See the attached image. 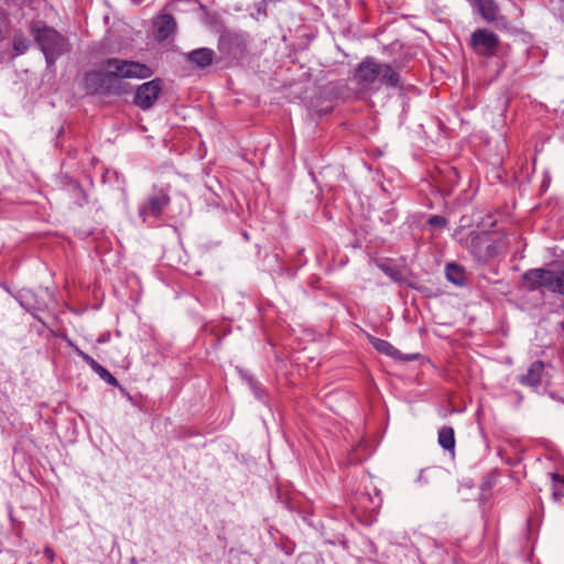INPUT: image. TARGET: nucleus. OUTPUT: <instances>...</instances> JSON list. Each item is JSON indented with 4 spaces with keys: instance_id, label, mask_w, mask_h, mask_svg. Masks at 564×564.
Segmentation results:
<instances>
[{
    "instance_id": "1",
    "label": "nucleus",
    "mask_w": 564,
    "mask_h": 564,
    "mask_svg": "<svg viewBox=\"0 0 564 564\" xmlns=\"http://www.w3.org/2000/svg\"><path fill=\"white\" fill-rule=\"evenodd\" d=\"M30 32L41 48L48 68L54 66L62 55L72 50V45L66 36L42 21L32 22L30 24Z\"/></svg>"
},
{
    "instance_id": "2",
    "label": "nucleus",
    "mask_w": 564,
    "mask_h": 564,
    "mask_svg": "<svg viewBox=\"0 0 564 564\" xmlns=\"http://www.w3.org/2000/svg\"><path fill=\"white\" fill-rule=\"evenodd\" d=\"M467 248L475 261L488 264L499 258L507 248V239L488 232H473Z\"/></svg>"
},
{
    "instance_id": "3",
    "label": "nucleus",
    "mask_w": 564,
    "mask_h": 564,
    "mask_svg": "<svg viewBox=\"0 0 564 564\" xmlns=\"http://www.w3.org/2000/svg\"><path fill=\"white\" fill-rule=\"evenodd\" d=\"M84 87L89 94L121 95L126 93V85L119 80L110 69L88 72L84 78Z\"/></svg>"
},
{
    "instance_id": "4",
    "label": "nucleus",
    "mask_w": 564,
    "mask_h": 564,
    "mask_svg": "<svg viewBox=\"0 0 564 564\" xmlns=\"http://www.w3.org/2000/svg\"><path fill=\"white\" fill-rule=\"evenodd\" d=\"M102 68L110 69L119 80L124 78L144 79L153 74V70L147 64L116 57L104 61Z\"/></svg>"
},
{
    "instance_id": "5",
    "label": "nucleus",
    "mask_w": 564,
    "mask_h": 564,
    "mask_svg": "<svg viewBox=\"0 0 564 564\" xmlns=\"http://www.w3.org/2000/svg\"><path fill=\"white\" fill-rule=\"evenodd\" d=\"M500 40L496 33L487 29H477L471 33L470 46L476 54L490 57L497 54Z\"/></svg>"
},
{
    "instance_id": "6",
    "label": "nucleus",
    "mask_w": 564,
    "mask_h": 564,
    "mask_svg": "<svg viewBox=\"0 0 564 564\" xmlns=\"http://www.w3.org/2000/svg\"><path fill=\"white\" fill-rule=\"evenodd\" d=\"M162 90V84L159 78L152 79L140 85L134 95V105L142 110L151 109Z\"/></svg>"
},
{
    "instance_id": "7",
    "label": "nucleus",
    "mask_w": 564,
    "mask_h": 564,
    "mask_svg": "<svg viewBox=\"0 0 564 564\" xmlns=\"http://www.w3.org/2000/svg\"><path fill=\"white\" fill-rule=\"evenodd\" d=\"M382 63L373 57H366L355 70V79L364 88L371 87L379 79Z\"/></svg>"
},
{
    "instance_id": "8",
    "label": "nucleus",
    "mask_w": 564,
    "mask_h": 564,
    "mask_svg": "<svg viewBox=\"0 0 564 564\" xmlns=\"http://www.w3.org/2000/svg\"><path fill=\"white\" fill-rule=\"evenodd\" d=\"M170 196L161 191L154 195H151L147 202L139 207V216L143 223H147L150 218H159L165 207L170 204Z\"/></svg>"
},
{
    "instance_id": "9",
    "label": "nucleus",
    "mask_w": 564,
    "mask_h": 564,
    "mask_svg": "<svg viewBox=\"0 0 564 564\" xmlns=\"http://www.w3.org/2000/svg\"><path fill=\"white\" fill-rule=\"evenodd\" d=\"M555 273L551 270L538 268L528 270L523 275L522 280L525 284V288L529 291H535L540 288H545L549 291H553Z\"/></svg>"
},
{
    "instance_id": "10",
    "label": "nucleus",
    "mask_w": 564,
    "mask_h": 564,
    "mask_svg": "<svg viewBox=\"0 0 564 564\" xmlns=\"http://www.w3.org/2000/svg\"><path fill=\"white\" fill-rule=\"evenodd\" d=\"M219 50L230 58H239L246 50V40L243 35L227 32L219 37Z\"/></svg>"
},
{
    "instance_id": "11",
    "label": "nucleus",
    "mask_w": 564,
    "mask_h": 564,
    "mask_svg": "<svg viewBox=\"0 0 564 564\" xmlns=\"http://www.w3.org/2000/svg\"><path fill=\"white\" fill-rule=\"evenodd\" d=\"M15 299L25 311L30 312L37 319L36 312L44 311L47 307L46 302L31 289L20 290Z\"/></svg>"
},
{
    "instance_id": "12",
    "label": "nucleus",
    "mask_w": 564,
    "mask_h": 564,
    "mask_svg": "<svg viewBox=\"0 0 564 564\" xmlns=\"http://www.w3.org/2000/svg\"><path fill=\"white\" fill-rule=\"evenodd\" d=\"M68 345L91 368V370L99 376L100 379L106 381L112 387H119V381L100 364H98L91 356L78 348L72 340L67 339Z\"/></svg>"
},
{
    "instance_id": "13",
    "label": "nucleus",
    "mask_w": 564,
    "mask_h": 564,
    "mask_svg": "<svg viewBox=\"0 0 564 564\" xmlns=\"http://www.w3.org/2000/svg\"><path fill=\"white\" fill-rule=\"evenodd\" d=\"M153 25L155 28V37L159 41L169 39L176 31L175 19L169 13L158 15L153 21Z\"/></svg>"
},
{
    "instance_id": "14",
    "label": "nucleus",
    "mask_w": 564,
    "mask_h": 564,
    "mask_svg": "<svg viewBox=\"0 0 564 564\" xmlns=\"http://www.w3.org/2000/svg\"><path fill=\"white\" fill-rule=\"evenodd\" d=\"M544 364L540 360L532 362L527 373L519 376L518 380L521 384L535 388L541 383Z\"/></svg>"
},
{
    "instance_id": "15",
    "label": "nucleus",
    "mask_w": 564,
    "mask_h": 564,
    "mask_svg": "<svg viewBox=\"0 0 564 564\" xmlns=\"http://www.w3.org/2000/svg\"><path fill=\"white\" fill-rule=\"evenodd\" d=\"M187 59L197 67L205 68L214 61V51L207 47L193 50L186 54Z\"/></svg>"
},
{
    "instance_id": "16",
    "label": "nucleus",
    "mask_w": 564,
    "mask_h": 564,
    "mask_svg": "<svg viewBox=\"0 0 564 564\" xmlns=\"http://www.w3.org/2000/svg\"><path fill=\"white\" fill-rule=\"evenodd\" d=\"M378 82L388 88L401 87L399 73L390 64L387 63H382Z\"/></svg>"
},
{
    "instance_id": "17",
    "label": "nucleus",
    "mask_w": 564,
    "mask_h": 564,
    "mask_svg": "<svg viewBox=\"0 0 564 564\" xmlns=\"http://www.w3.org/2000/svg\"><path fill=\"white\" fill-rule=\"evenodd\" d=\"M369 341L377 351L384 354L389 357H392L394 359H400V360L401 359H405V360L412 359L410 357L405 358L400 350H398L395 347H393L389 341H387L384 339H381V338H378L375 336H369Z\"/></svg>"
},
{
    "instance_id": "18",
    "label": "nucleus",
    "mask_w": 564,
    "mask_h": 564,
    "mask_svg": "<svg viewBox=\"0 0 564 564\" xmlns=\"http://www.w3.org/2000/svg\"><path fill=\"white\" fill-rule=\"evenodd\" d=\"M475 4L487 22H495L498 19L499 9L495 0H475Z\"/></svg>"
},
{
    "instance_id": "19",
    "label": "nucleus",
    "mask_w": 564,
    "mask_h": 564,
    "mask_svg": "<svg viewBox=\"0 0 564 564\" xmlns=\"http://www.w3.org/2000/svg\"><path fill=\"white\" fill-rule=\"evenodd\" d=\"M438 444L446 451H453L455 447V434L451 426H443L438 431Z\"/></svg>"
},
{
    "instance_id": "20",
    "label": "nucleus",
    "mask_w": 564,
    "mask_h": 564,
    "mask_svg": "<svg viewBox=\"0 0 564 564\" xmlns=\"http://www.w3.org/2000/svg\"><path fill=\"white\" fill-rule=\"evenodd\" d=\"M446 278L448 281L456 285H463L465 282V271L463 267L456 264V263H448L446 265Z\"/></svg>"
},
{
    "instance_id": "21",
    "label": "nucleus",
    "mask_w": 564,
    "mask_h": 564,
    "mask_svg": "<svg viewBox=\"0 0 564 564\" xmlns=\"http://www.w3.org/2000/svg\"><path fill=\"white\" fill-rule=\"evenodd\" d=\"M550 477L552 479V498L557 502L564 497V476L552 473Z\"/></svg>"
},
{
    "instance_id": "22",
    "label": "nucleus",
    "mask_w": 564,
    "mask_h": 564,
    "mask_svg": "<svg viewBox=\"0 0 564 564\" xmlns=\"http://www.w3.org/2000/svg\"><path fill=\"white\" fill-rule=\"evenodd\" d=\"M12 45H13L15 55H22L28 52V50L30 47V41L25 37V35L21 31H18L13 35Z\"/></svg>"
},
{
    "instance_id": "23",
    "label": "nucleus",
    "mask_w": 564,
    "mask_h": 564,
    "mask_svg": "<svg viewBox=\"0 0 564 564\" xmlns=\"http://www.w3.org/2000/svg\"><path fill=\"white\" fill-rule=\"evenodd\" d=\"M552 292L564 294V271L561 274L555 273Z\"/></svg>"
},
{
    "instance_id": "24",
    "label": "nucleus",
    "mask_w": 564,
    "mask_h": 564,
    "mask_svg": "<svg viewBox=\"0 0 564 564\" xmlns=\"http://www.w3.org/2000/svg\"><path fill=\"white\" fill-rule=\"evenodd\" d=\"M380 268L393 281H400L401 280V273L399 272V270H397V269H394V268H392L390 265H386V264H380Z\"/></svg>"
},
{
    "instance_id": "25",
    "label": "nucleus",
    "mask_w": 564,
    "mask_h": 564,
    "mask_svg": "<svg viewBox=\"0 0 564 564\" xmlns=\"http://www.w3.org/2000/svg\"><path fill=\"white\" fill-rule=\"evenodd\" d=\"M429 225L435 228H444L447 224V220L443 216H432L427 220Z\"/></svg>"
},
{
    "instance_id": "26",
    "label": "nucleus",
    "mask_w": 564,
    "mask_h": 564,
    "mask_svg": "<svg viewBox=\"0 0 564 564\" xmlns=\"http://www.w3.org/2000/svg\"><path fill=\"white\" fill-rule=\"evenodd\" d=\"M46 553H47V556H50V558L53 557V552L51 550H46Z\"/></svg>"
}]
</instances>
